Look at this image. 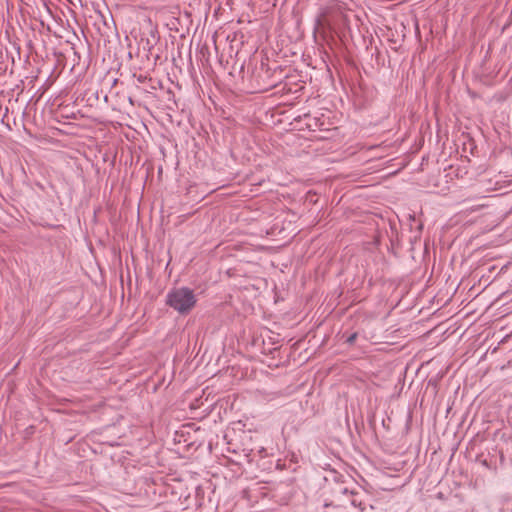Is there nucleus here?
Listing matches in <instances>:
<instances>
[{"mask_svg":"<svg viewBox=\"0 0 512 512\" xmlns=\"http://www.w3.org/2000/svg\"><path fill=\"white\" fill-rule=\"evenodd\" d=\"M196 302L193 290L188 287L174 288L166 296V303L180 314H188Z\"/></svg>","mask_w":512,"mask_h":512,"instance_id":"1","label":"nucleus"},{"mask_svg":"<svg viewBox=\"0 0 512 512\" xmlns=\"http://www.w3.org/2000/svg\"><path fill=\"white\" fill-rule=\"evenodd\" d=\"M356 338H357V333H353V334H351V335L347 338L346 342H347L348 344H353V343H354V341L356 340Z\"/></svg>","mask_w":512,"mask_h":512,"instance_id":"2","label":"nucleus"},{"mask_svg":"<svg viewBox=\"0 0 512 512\" xmlns=\"http://www.w3.org/2000/svg\"><path fill=\"white\" fill-rule=\"evenodd\" d=\"M351 504H352L353 506H355V507H356V506H358V504H357L356 500H352Z\"/></svg>","mask_w":512,"mask_h":512,"instance_id":"3","label":"nucleus"}]
</instances>
